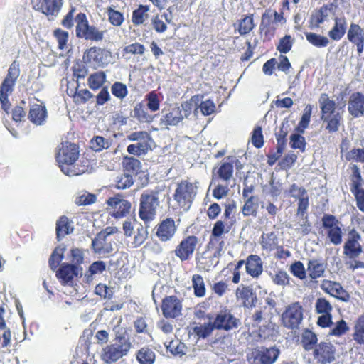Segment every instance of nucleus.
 Listing matches in <instances>:
<instances>
[{"instance_id": "1", "label": "nucleus", "mask_w": 364, "mask_h": 364, "mask_svg": "<svg viewBox=\"0 0 364 364\" xmlns=\"http://www.w3.org/2000/svg\"><path fill=\"white\" fill-rule=\"evenodd\" d=\"M78 156L79 151L75 144L69 142L61 144L56 154V161L64 174L74 176L83 173L84 171L75 164Z\"/></svg>"}, {"instance_id": "2", "label": "nucleus", "mask_w": 364, "mask_h": 364, "mask_svg": "<svg viewBox=\"0 0 364 364\" xmlns=\"http://www.w3.org/2000/svg\"><path fill=\"white\" fill-rule=\"evenodd\" d=\"M318 103L321 109V119L326 123V129L329 133L336 132L343 121V117L335 101L331 100L327 94L322 93Z\"/></svg>"}, {"instance_id": "3", "label": "nucleus", "mask_w": 364, "mask_h": 364, "mask_svg": "<svg viewBox=\"0 0 364 364\" xmlns=\"http://www.w3.org/2000/svg\"><path fill=\"white\" fill-rule=\"evenodd\" d=\"M160 191L158 189L144 191L140 196L139 215L145 223L152 221L160 205Z\"/></svg>"}, {"instance_id": "4", "label": "nucleus", "mask_w": 364, "mask_h": 364, "mask_svg": "<svg viewBox=\"0 0 364 364\" xmlns=\"http://www.w3.org/2000/svg\"><path fill=\"white\" fill-rule=\"evenodd\" d=\"M131 346L128 338L117 336L113 343L106 346L102 349L101 359L107 364L115 363L127 355Z\"/></svg>"}, {"instance_id": "5", "label": "nucleus", "mask_w": 364, "mask_h": 364, "mask_svg": "<svg viewBox=\"0 0 364 364\" xmlns=\"http://www.w3.org/2000/svg\"><path fill=\"white\" fill-rule=\"evenodd\" d=\"M197 183L186 180L178 183L173 194V199L183 210H188L190 208L197 193Z\"/></svg>"}, {"instance_id": "6", "label": "nucleus", "mask_w": 364, "mask_h": 364, "mask_svg": "<svg viewBox=\"0 0 364 364\" xmlns=\"http://www.w3.org/2000/svg\"><path fill=\"white\" fill-rule=\"evenodd\" d=\"M323 232L327 239L334 245H338L342 242L343 235V225L335 215L325 214L322 219Z\"/></svg>"}, {"instance_id": "7", "label": "nucleus", "mask_w": 364, "mask_h": 364, "mask_svg": "<svg viewBox=\"0 0 364 364\" xmlns=\"http://www.w3.org/2000/svg\"><path fill=\"white\" fill-rule=\"evenodd\" d=\"M76 36L87 41H100L104 38L106 31H100L94 26H90L87 16L83 13L76 16Z\"/></svg>"}, {"instance_id": "8", "label": "nucleus", "mask_w": 364, "mask_h": 364, "mask_svg": "<svg viewBox=\"0 0 364 364\" xmlns=\"http://www.w3.org/2000/svg\"><path fill=\"white\" fill-rule=\"evenodd\" d=\"M20 75L19 64L14 61L10 65L6 78L4 80L0 87V102L2 108L7 112L9 108L8 96L14 90V86Z\"/></svg>"}, {"instance_id": "9", "label": "nucleus", "mask_w": 364, "mask_h": 364, "mask_svg": "<svg viewBox=\"0 0 364 364\" xmlns=\"http://www.w3.org/2000/svg\"><path fill=\"white\" fill-rule=\"evenodd\" d=\"M129 141H135L134 144L127 146V152L129 154L141 156L145 155L151 149V138L150 134L144 131L132 132L127 136Z\"/></svg>"}, {"instance_id": "10", "label": "nucleus", "mask_w": 364, "mask_h": 364, "mask_svg": "<svg viewBox=\"0 0 364 364\" xmlns=\"http://www.w3.org/2000/svg\"><path fill=\"white\" fill-rule=\"evenodd\" d=\"M280 355V349L276 346L257 347L252 350L249 357L251 364H274Z\"/></svg>"}, {"instance_id": "11", "label": "nucleus", "mask_w": 364, "mask_h": 364, "mask_svg": "<svg viewBox=\"0 0 364 364\" xmlns=\"http://www.w3.org/2000/svg\"><path fill=\"white\" fill-rule=\"evenodd\" d=\"M213 323L215 329L224 331L237 329L241 325L240 320L227 308L221 309L216 314Z\"/></svg>"}, {"instance_id": "12", "label": "nucleus", "mask_w": 364, "mask_h": 364, "mask_svg": "<svg viewBox=\"0 0 364 364\" xmlns=\"http://www.w3.org/2000/svg\"><path fill=\"white\" fill-rule=\"evenodd\" d=\"M302 320L303 308L299 302L289 304L282 315L283 325L289 329L298 328Z\"/></svg>"}, {"instance_id": "13", "label": "nucleus", "mask_w": 364, "mask_h": 364, "mask_svg": "<svg viewBox=\"0 0 364 364\" xmlns=\"http://www.w3.org/2000/svg\"><path fill=\"white\" fill-rule=\"evenodd\" d=\"M107 209L115 218H121L127 216L131 210L132 204L124 199L121 195L117 194L110 197L106 201Z\"/></svg>"}, {"instance_id": "14", "label": "nucleus", "mask_w": 364, "mask_h": 364, "mask_svg": "<svg viewBox=\"0 0 364 364\" xmlns=\"http://www.w3.org/2000/svg\"><path fill=\"white\" fill-rule=\"evenodd\" d=\"M336 348L330 342H321L313 351L315 364H329L335 360Z\"/></svg>"}, {"instance_id": "15", "label": "nucleus", "mask_w": 364, "mask_h": 364, "mask_svg": "<svg viewBox=\"0 0 364 364\" xmlns=\"http://www.w3.org/2000/svg\"><path fill=\"white\" fill-rule=\"evenodd\" d=\"M198 243V239L196 236H188L181 240L176 247L174 252L181 261H186L193 255L196 246Z\"/></svg>"}, {"instance_id": "16", "label": "nucleus", "mask_w": 364, "mask_h": 364, "mask_svg": "<svg viewBox=\"0 0 364 364\" xmlns=\"http://www.w3.org/2000/svg\"><path fill=\"white\" fill-rule=\"evenodd\" d=\"M92 246L96 253L105 255L115 251L117 244L114 238L105 237L103 234H97L92 241Z\"/></svg>"}, {"instance_id": "17", "label": "nucleus", "mask_w": 364, "mask_h": 364, "mask_svg": "<svg viewBox=\"0 0 364 364\" xmlns=\"http://www.w3.org/2000/svg\"><path fill=\"white\" fill-rule=\"evenodd\" d=\"M361 240L360 234L355 230L349 232L348 238L343 246V253L350 259L358 257L362 252V247L359 242Z\"/></svg>"}, {"instance_id": "18", "label": "nucleus", "mask_w": 364, "mask_h": 364, "mask_svg": "<svg viewBox=\"0 0 364 364\" xmlns=\"http://www.w3.org/2000/svg\"><path fill=\"white\" fill-rule=\"evenodd\" d=\"M161 310L166 318H176L181 314L182 304L175 296H166L163 299Z\"/></svg>"}, {"instance_id": "19", "label": "nucleus", "mask_w": 364, "mask_h": 364, "mask_svg": "<svg viewBox=\"0 0 364 364\" xmlns=\"http://www.w3.org/2000/svg\"><path fill=\"white\" fill-rule=\"evenodd\" d=\"M321 289L331 296L345 302L348 301L350 297L341 284L336 282L324 279L321 284Z\"/></svg>"}, {"instance_id": "20", "label": "nucleus", "mask_w": 364, "mask_h": 364, "mask_svg": "<svg viewBox=\"0 0 364 364\" xmlns=\"http://www.w3.org/2000/svg\"><path fill=\"white\" fill-rule=\"evenodd\" d=\"M176 230L175 221L171 218H166L157 225L156 235L161 242H167L173 237Z\"/></svg>"}, {"instance_id": "21", "label": "nucleus", "mask_w": 364, "mask_h": 364, "mask_svg": "<svg viewBox=\"0 0 364 364\" xmlns=\"http://www.w3.org/2000/svg\"><path fill=\"white\" fill-rule=\"evenodd\" d=\"M82 274V269L74 264H63L57 272L56 276L61 282L71 285L75 277Z\"/></svg>"}, {"instance_id": "22", "label": "nucleus", "mask_w": 364, "mask_h": 364, "mask_svg": "<svg viewBox=\"0 0 364 364\" xmlns=\"http://www.w3.org/2000/svg\"><path fill=\"white\" fill-rule=\"evenodd\" d=\"M348 110L353 117H359L364 114V95L359 92L353 93L348 100Z\"/></svg>"}, {"instance_id": "23", "label": "nucleus", "mask_w": 364, "mask_h": 364, "mask_svg": "<svg viewBox=\"0 0 364 364\" xmlns=\"http://www.w3.org/2000/svg\"><path fill=\"white\" fill-rule=\"evenodd\" d=\"M160 124L162 126H176L183 121L180 107H175L171 109H163Z\"/></svg>"}, {"instance_id": "24", "label": "nucleus", "mask_w": 364, "mask_h": 364, "mask_svg": "<svg viewBox=\"0 0 364 364\" xmlns=\"http://www.w3.org/2000/svg\"><path fill=\"white\" fill-rule=\"evenodd\" d=\"M246 272L253 278H258L263 272V262L257 255H249L245 261Z\"/></svg>"}, {"instance_id": "25", "label": "nucleus", "mask_w": 364, "mask_h": 364, "mask_svg": "<svg viewBox=\"0 0 364 364\" xmlns=\"http://www.w3.org/2000/svg\"><path fill=\"white\" fill-rule=\"evenodd\" d=\"M327 264L318 259H311L308 261L307 270L309 277L316 279L324 276Z\"/></svg>"}, {"instance_id": "26", "label": "nucleus", "mask_w": 364, "mask_h": 364, "mask_svg": "<svg viewBox=\"0 0 364 364\" xmlns=\"http://www.w3.org/2000/svg\"><path fill=\"white\" fill-rule=\"evenodd\" d=\"M28 118L31 122L36 125L43 124L47 118L46 107L38 104L32 105L30 109Z\"/></svg>"}, {"instance_id": "27", "label": "nucleus", "mask_w": 364, "mask_h": 364, "mask_svg": "<svg viewBox=\"0 0 364 364\" xmlns=\"http://www.w3.org/2000/svg\"><path fill=\"white\" fill-rule=\"evenodd\" d=\"M347 22L344 17H336L333 27L328 31L329 37L334 41L343 38L346 31Z\"/></svg>"}, {"instance_id": "28", "label": "nucleus", "mask_w": 364, "mask_h": 364, "mask_svg": "<svg viewBox=\"0 0 364 364\" xmlns=\"http://www.w3.org/2000/svg\"><path fill=\"white\" fill-rule=\"evenodd\" d=\"M56 236L58 240H60L65 235L72 232L73 228L71 226V222L66 216H61L56 222Z\"/></svg>"}, {"instance_id": "29", "label": "nucleus", "mask_w": 364, "mask_h": 364, "mask_svg": "<svg viewBox=\"0 0 364 364\" xmlns=\"http://www.w3.org/2000/svg\"><path fill=\"white\" fill-rule=\"evenodd\" d=\"M200 97L198 95L193 96L188 101L183 102L179 107L182 112V118H188L193 110L194 114L196 116L198 114V104L199 102Z\"/></svg>"}, {"instance_id": "30", "label": "nucleus", "mask_w": 364, "mask_h": 364, "mask_svg": "<svg viewBox=\"0 0 364 364\" xmlns=\"http://www.w3.org/2000/svg\"><path fill=\"white\" fill-rule=\"evenodd\" d=\"M63 5V0H43L41 5V9L42 12L47 16H56Z\"/></svg>"}, {"instance_id": "31", "label": "nucleus", "mask_w": 364, "mask_h": 364, "mask_svg": "<svg viewBox=\"0 0 364 364\" xmlns=\"http://www.w3.org/2000/svg\"><path fill=\"white\" fill-rule=\"evenodd\" d=\"M258 209V197L251 196L246 198L242 208V213L244 216H256Z\"/></svg>"}, {"instance_id": "32", "label": "nucleus", "mask_w": 364, "mask_h": 364, "mask_svg": "<svg viewBox=\"0 0 364 364\" xmlns=\"http://www.w3.org/2000/svg\"><path fill=\"white\" fill-rule=\"evenodd\" d=\"M331 9L328 6H322L318 11L312 14L311 18V23L313 27H318L319 25L327 20L328 16L331 14Z\"/></svg>"}, {"instance_id": "33", "label": "nucleus", "mask_w": 364, "mask_h": 364, "mask_svg": "<svg viewBox=\"0 0 364 364\" xmlns=\"http://www.w3.org/2000/svg\"><path fill=\"white\" fill-rule=\"evenodd\" d=\"M215 329L213 321H210L208 323L194 326L193 332L198 338H206L212 334Z\"/></svg>"}, {"instance_id": "34", "label": "nucleus", "mask_w": 364, "mask_h": 364, "mask_svg": "<svg viewBox=\"0 0 364 364\" xmlns=\"http://www.w3.org/2000/svg\"><path fill=\"white\" fill-rule=\"evenodd\" d=\"M269 275L273 283L277 286L284 287L289 284V276L283 269H277L274 272H269Z\"/></svg>"}, {"instance_id": "35", "label": "nucleus", "mask_w": 364, "mask_h": 364, "mask_svg": "<svg viewBox=\"0 0 364 364\" xmlns=\"http://www.w3.org/2000/svg\"><path fill=\"white\" fill-rule=\"evenodd\" d=\"M318 339L316 335L310 330H305L301 336V344L306 350H314Z\"/></svg>"}, {"instance_id": "36", "label": "nucleus", "mask_w": 364, "mask_h": 364, "mask_svg": "<svg viewBox=\"0 0 364 364\" xmlns=\"http://www.w3.org/2000/svg\"><path fill=\"white\" fill-rule=\"evenodd\" d=\"M218 177L228 183L233 176V164L231 162H224L217 171Z\"/></svg>"}, {"instance_id": "37", "label": "nucleus", "mask_w": 364, "mask_h": 364, "mask_svg": "<svg viewBox=\"0 0 364 364\" xmlns=\"http://www.w3.org/2000/svg\"><path fill=\"white\" fill-rule=\"evenodd\" d=\"M112 144L110 139L101 136H94L90 141V148L95 151H101L107 149Z\"/></svg>"}, {"instance_id": "38", "label": "nucleus", "mask_w": 364, "mask_h": 364, "mask_svg": "<svg viewBox=\"0 0 364 364\" xmlns=\"http://www.w3.org/2000/svg\"><path fill=\"white\" fill-rule=\"evenodd\" d=\"M122 163L124 169L132 174H137L141 171V162L136 158L124 156Z\"/></svg>"}, {"instance_id": "39", "label": "nucleus", "mask_w": 364, "mask_h": 364, "mask_svg": "<svg viewBox=\"0 0 364 364\" xmlns=\"http://www.w3.org/2000/svg\"><path fill=\"white\" fill-rule=\"evenodd\" d=\"M149 7L148 6H139L132 14V23L134 25L142 24L149 17Z\"/></svg>"}, {"instance_id": "40", "label": "nucleus", "mask_w": 364, "mask_h": 364, "mask_svg": "<svg viewBox=\"0 0 364 364\" xmlns=\"http://www.w3.org/2000/svg\"><path fill=\"white\" fill-rule=\"evenodd\" d=\"M136 358L141 364H153L155 360V353L149 348H142L139 350Z\"/></svg>"}, {"instance_id": "41", "label": "nucleus", "mask_w": 364, "mask_h": 364, "mask_svg": "<svg viewBox=\"0 0 364 364\" xmlns=\"http://www.w3.org/2000/svg\"><path fill=\"white\" fill-rule=\"evenodd\" d=\"M277 238L274 232L263 234L261 237L260 245L263 250L269 252L277 246Z\"/></svg>"}, {"instance_id": "42", "label": "nucleus", "mask_w": 364, "mask_h": 364, "mask_svg": "<svg viewBox=\"0 0 364 364\" xmlns=\"http://www.w3.org/2000/svg\"><path fill=\"white\" fill-rule=\"evenodd\" d=\"M192 284L194 289V294L197 297H203L205 295L206 289L203 277L200 274H193Z\"/></svg>"}, {"instance_id": "43", "label": "nucleus", "mask_w": 364, "mask_h": 364, "mask_svg": "<svg viewBox=\"0 0 364 364\" xmlns=\"http://www.w3.org/2000/svg\"><path fill=\"white\" fill-rule=\"evenodd\" d=\"M306 38L310 43L318 48L326 47L329 43L328 38L315 33H306Z\"/></svg>"}, {"instance_id": "44", "label": "nucleus", "mask_w": 364, "mask_h": 364, "mask_svg": "<svg viewBox=\"0 0 364 364\" xmlns=\"http://www.w3.org/2000/svg\"><path fill=\"white\" fill-rule=\"evenodd\" d=\"M106 269V264L102 261L94 262L89 267V269L85 273L87 282L93 279L96 274H102Z\"/></svg>"}, {"instance_id": "45", "label": "nucleus", "mask_w": 364, "mask_h": 364, "mask_svg": "<svg viewBox=\"0 0 364 364\" xmlns=\"http://www.w3.org/2000/svg\"><path fill=\"white\" fill-rule=\"evenodd\" d=\"M115 186L117 189L124 190L130 188L133 183V177L130 173L119 175L115 178Z\"/></svg>"}, {"instance_id": "46", "label": "nucleus", "mask_w": 364, "mask_h": 364, "mask_svg": "<svg viewBox=\"0 0 364 364\" xmlns=\"http://www.w3.org/2000/svg\"><path fill=\"white\" fill-rule=\"evenodd\" d=\"M230 225L223 220H218L213 225L211 232V237L218 239L221 237L224 233H228L230 230Z\"/></svg>"}, {"instance_id": "47", "label": "nucleus", "mask_w": 364, "mask_h": 364, "mask_svg": "<svg viewBox=\"0 0 364 364\" xmlns=\"http://www.w3.org/2000/svg\"><path fill=\"white\" fill-rule=\"evenodd\" d=\"M149 232L146 228L139 225L136 229V233L134 235V240L132 242L133 247L136 248L141 246L147 239Z\"/></svg>"}, {"instance_id": "48", "label": "nucleus", "mask_w": 364, "mask_h": 364, "mask_svg": "<svg viewBox=\"0 0 364 364\" xmlns=\"http://www.w3.org/2000/svg\"><path fill=\"white\" fill-rule=\"evenodd\" d=\"M354 340L359 344H364V316H360L354 326Z\"/></svg>"}, {"instance_id": "49", "label": "nucleus", "mask_w": 364, "mask_h": 364, "mask_svg": "<svg viewBox=\"0 0 364 364\" xmlns=\"http://www.w3.org/2000/svg\"><path fill=\"white\" fill-rule=\"evenodd\" d=\"M333 306L326 299L319 297L315 302V311L317 314H331Z\"/></svg>"}, {"instance_id": "50", "label": "nucleus", "mask_w": 364, "mask_h": 364, "mask_svg": "<svg viewBox=\"0 0 364 364\" xmlns=\"http://www.w3.org/2000/svg\"><path fill=\"white\" fill-rule=\"evenodd\" d=\"M106 79V75L104 72H97L91 75L88 78L89 86L92 90L100 88Z\"/></svg>"}, {"instance_id": "51", "label": "nucleus", "mask_w": 364, "mask_h": 364, "mask_svg": "<svg viewBox=\"0 0 364 364\" xmlns=\"http://www.w3.org/2000/svg\"><path fill=\"white\" fill-rule=\"evenodd\" d=\"M254 27L252 16H246L239 23L238 32L240 35H245L250 33Z\"/></svg>"}, {"instance_id": "52", "label": "nucleus", "mask_w": 364, "mask_h": 364, "mask_svg": "<svg viewBox=\"0 0 364 364\" xmlns=\"http://www.w3.org/2000/svg\"><path fill=\"white\" fill-rule=\"evenodd\" d=\"M290 146L292 149H299L301 152L305 151V138L299 134L294 133L290 136Z\"/></svg>"}, {"instance_id": "53", "label": "nucleus", "mask_w": 364, "mask_h": 364, "mask_svg": "<svg viewBox=\"0 0 364 364\" xmlns=\"http://www.w3.org/2000/svg\"><path fill=\"white\" fill-rule=\"evenodd\" d=\"M347 38L350 42H355V40L364 38L363 30L355 23H351L347 33Z\"/></svg>"}, {"instance_id": "54", "label": "nucleus", "mask_w": 364, "mask_h": 364, "mask_svg": "<svg viewBox=\"0 0 364 364\" xmlns=\"http://www.w3.org/2000/svg\"><path fill=\"white\" fill-rule=\"evenodd\" d=\"M64 248L56 247L53 252L50 259L49 265L53 270H55L63 259Z\"/></svg>"}, {"instance_id": "55", "label": "nucleus", "mask_w": 364, "mask_h": 364, "mask_svg": "<svg viewBox=\"0 0 364 364\" xmlns=\"http://www.w3.org/2000/svg\"><path fill=\"white\" fill-rule=\"evenodd\" d=\"M134 112V117L141 122H150L154 119V117L148 114L140 104L135 107Z\"/></svg>"}, {"instance_id": "56", "label": "nucleus", "mask_w": 364, "mask_h": 364, "mask_svg": "<svg viewBox=\"0 0 364 364\" xmlns=\"http://www.w3.org/2000/svg\"><path fill=\"white\" fill-rule=\"evenodd\" d=\"M291 273L300 279H304L306 272L303 263L300 261L294 262L289 268Z\"/></svg>"}, {"instance_id": "57", "label": "nucleus", "mask_w": 364, "mask_h": 364, "mask_svg": "<svg viewBox=\"0 0 364 364\" xmlns=\"http://www.w3.org/2000/svg\"><path fill=\"white\" fill-rule=\"evenodd\" d=\"M107 14L109 22L115 26H119L124 21V16L122 13L115 11L111 7L107 9Z\"/></svg>"}, {"instance_id": "58", "label": "nucleus", "mask_w": 364, "mask_h": 364, "mask_svg": "<svg viewBox=\"0 0 364 364\" xmlns=\"http://www.w3.org/2000/svg\"><path fill=\"white\" fill-rule=\"evenodd\" d=\"M96 196L90 193H84L76 197L75 203L78 205H88L96 201Z\"/></svg>"}, {"instance_id": "59", "label": "nucleus", "mask_w": 364, "mask_h": 364, "mask_svg": "<svg viewBox=\"0 0 364 364\" xmlns=\"http://www.w3.org/2000/svg\"><path fill=\"white\" fill-rule=\"evenodd\" d=\"M146 98L147 100V107L151 111L156 112L159 109L160 100L154 92H149L146 96Z\"/></svg>"}, {"instance_id": "60", "label": "nucleus", "mask_w": 364, "mask_h": 364, "mask_svg": "<svg viewBox=\"0 0 364 364\" xmlns=\"http://www.w3.org/2000/svg\"><path fill=\"white\" fill-rule=\"evenodd\" d=\"M200 109L201 113L204 116H208L211 114H213L215 112V103L210 100L202 101L198 105V110Z\"/></svg>"}, {"instance_id": "61", "label": "nucleus", "mask_w": 364, "mask_h": 364, "mask_svg": "<svg viewBox=\"0 0 364 364\" xmlns=\"http://www.w3.org/2000/svg\"><path fill=\"white\" fill-rule=\"evenodd\" d=\"M112 92L115 97L123 99L127 96L128 90L124 84L117 82L112 86Z\"/></svg>"}, {"instance_id": "62", "label": "nucleus", "mask_w": 364, "mask_h": 364, "mask_svg": "<svg viewBox=\"0 0 364 364\" xmlns=\"http://www.w3.org/2000/svg\"><path fill=\"white\" fill-rule=\"evenodd\" d=\"M349 328L344 320H341L336 323V326L329 332L330 335L340 336L344 334Z\"/></svg>"}, {"instance_id": "63", "label": "nucleus", "mask_w": 364, "mask_h": 364, "mask_svg": "<svg viewBox=\"0 0 364 364\" xmlns=\"http://www.w3.org/2000/svg\"><path fill=\"white\" fill-rule=\"evenodd\" d=\"M54 35L58 43V48L61 50L64 49L68 40V33L61 29H56Z\"/></svg>"}, {"instance_id": "64", "label": "nucleus", "mask_w": 364, "mask_h": 364, "mask_svg": "<svg viewBox=\"0 0 364 364\" xmlns=\"http://www.w3.org/2000/svg\"><path fill=\"white\" fill-rule=\"evenodd\" d=\"M252 142L254 146L257 148H260L263 146V134L262 128L260 127H257L254 129L252 135Z\"/></svg>"}]
</instances>
